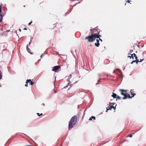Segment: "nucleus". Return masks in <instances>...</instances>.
Returning <instances> with one entry per match:
<instances>
[{
    "mask_svg": "<svg viewBox=\"0 0 146 146\" xmlns=\"http://www.w3.org/2000/svg\"><path fill=\"white\" fill-rule=\"evenodd\" d=\"M77 117L76 115L73 116L71 118L69 123V130L70 129V128H72L73 126L76 124L77 122Z\"/></svg>",
    "mask_w": 146,
    "mask_h": 146,
    "instance_id": "1",
    "label": "nucleus"
},
{
    "mask_svg": "<svg viewBox=\"0 0 146 146\" xmlns=\"http://www.w3.org/2000/svg\"><path fill=\"white\" fill-rule=\"evenodd\" d=\"M92 34L91 35L88 36L86 37L85 39H87L88 41L89 42H93L96 38H98V37L96 35V33H94V32H92Z\"/></svg>",
    "mask_w": 146,
    "mask_h": 146,
    "instance_id": "2",
    "label": "nucleus"
},
{
    "mask_svg": "<svg viewBox=\"0 0 146 146\" xmlns=\"http://www.w3.org/2000/svg\"><path fill=\"white\" fill-rule=\"evenodd\" d=\"M100 31V30L99 29L96 28L93 29H91L90 32V33L92 34V32H94V33H96V35L98 38L101 36V35L99 34Z\"/></svg>",
    "mask_w": 146,
    "mask_h": 146,
    "instance_id": "3",
    "label": "nucleus"
},
{
    "mask_svg": "<svg viewBox=\"0 0 146 146\" xmlns=\"http://www.w3.org/2000/svg\"><path fill=\"white\" fill-rule=\"evenodd\" d=\"M112 106H111L108 109L107 108H106L107 111L108 110H111L112 109H113L114 110L115 109V107L116 106V104H115V103H112Z\"/></svg>",
    "mask_w": 146,
    "mask_h": 146,
    "instance_id": "4",
    "label": "nucleus"
},
{
    "mask_svg": "<svg viewBox=\"0 0 146 146\" xmlns=\"http://www.w3.org/2000/svg\"><path fill=\"white\" fill-rule=\"evenodd\" d=\"M60 68V66H54L52 69V71L56 72Z\"/></svg>",
    "mask_w": 146,
    "mask_h": 146,
    "instance_id": "5",
    "label": "nucleus"
},
{
    "mask_svg": "<svg viewBox=\"0 0 146 146\" xmlns=\"http://www.w3.org/2000/svg\"><path fill=\"white\" fill-rule=\"evenodd\" d=\"M112 95H111V96L113 98H117L118 99L120 100L121 99V98L120 96H117L116 94L113 92L112 93Z\"/></svg>",
    "mask_w": 146,
    "mask_h": 146,
    "instance_id": "6",
    "label": "nucleus"
},
{
    "mask_svg": "<svg viewBox=\"0 0 146 146\" xmlns=\"http://www.w3.org/2000/svg\"><path fill=\"white\" fill-rule=\"evenodd\" d=\"M127 98H129L130 99L131 98V97L130 96V95L129 94L127 93H125V96L123 98V100H124L126 99Z\"/></svg>",
    "mask_w": 146,
    "mask_h": 146,
    "instance_id": "7",
    "label": "nucleus"
},
{
    "mask_svg": "<svg viewBox=\"0 0 146 146\" xmlns=\"http://www.w3.org/2000/svg\"><path fill=\"white\" fill-rule=\"evenodd\" d=\"M133 90H131L130 91V93H131V94L132 96H131V98L133 97L135 95H136V94L135 93H134L133 92Z\"/></svg>",
    "mask_w": 146,
    "mask_h": 146,
    "instance_id": "8",
    "label": "nucleus"
},
{
    "mask_svg": "<svg viewBox=\"0 0 146 146\" xmlns=\"http://www.w3.org/2000/svg\"><path fill=\"white\" fill-rule=\"evenodd\" d=\"M119 90L121 92V94L124 96L125 95V93L124 91V90L120 89Z\"/></svg>",
    "mask_w": 146,
    "mask_h": 146,
    "instance_id": "9",
    "label": "nucleus"
},
{
    "mask_svg": "<svg viewBox=\"0 0 146 146\" xmlns=\"http://www.w3.org/2000/svg\"><path fill=\"white\" fill-rule=\"evenodd\" d=\"M27 80H29L28 81L29 82H28V83H29L30 85H32L34 84V82H32V81H31V79H29V80L27 79Z\"/></svg>",
    "mask_w": 146,
    "mask_h": 146,
    "instance_id": "10",
    "label": "nucleus"
},
{
    "mask_svg": "<svg viewBox=\"0 0 146 146\" xmlns=\"http://www.w3.org/2000/svg\"><path fill=\"white\" fill-rule=\"evenodd\" d=\"M132 55L134 56V57H135V60H139V59H137V57L135 54L133 53V54H132Z\"/></svg>",
    "mask_w": 146,
    "mask_h": 146,
    "instance_id": "11",
    "label": "nucleus"
},
{
    "mask_svg": "<svg viewBox=\"0 0 146 146\" xmlns=\"http://www.w3.org/2000/svg\"><path fill=\"white\" fill-rule=\"evenodd\" d=\"M139 62V60H133L132 61V62L131 63V64H133V62H136V63L137 64L138 62Z\"/></svg>",
    "mask_w": 146,
    "mask_h": 146,
    "instance_id": "12",
    "label": "nucleus"
},
{
    "mask_svg": "<svg viewBox=\"0 0 146 146\" xmlns=\"http://www.w3.org/2000/svg\"><path fill=\"white\" fill-rule=\"evenodd\" d=\"M96 119L95 117L94 116H92L90 117L89 119V120H92V119Z\"/></svg>",
    "mask_w": 146,
    "mask_h": 146,
    "instance_id": "13",
    "label": "nucleus"
},
{
    "mask_svg": "<svg viewBox=\"0 0 146 146\" xmlns=\"http://www.w3.org/2000/svg\"><path fill=\"white\" fill-rule=\"evenodd\" d=\"M29 80H26V84L25 85V86L26 87H27L28 86V82H28V81H29Z\"/></svg>",
    "mask_w": 146,
    "mask_h": 146,
    "instance_id": "14",
    "label": "nucleus"
},
{
    "mask_svg": "<svg viewBox=\"0 0 146 146\" xmlns=\"http://www.w3.org/2000/svg\"><path fill=\"white\" fill-rule=\"evenodd\" d=\"M95 45L96 47H98L99 46V45H100V44L99 42H97V43H96L95 44Z\"/></svg>",
    "mask_w": 146,
    "mask_h": 146,
    "instance_id": "15",
    "label": "nucleus"
},
{
    "mask_svg": "<svg viewBox=\"0 0 146 146\" xmlns=\"http://www.w3.org/2000/svg\"><path fill=\"white\" fill-rule=\"evenodd\" d=\"M2 19L3 17L0 14V22L2 21Z\"/></svg>",
    "mask_w": 146,
    "mask_h": 146,
    "instance_id": "16",
    "label": "nucleus"
},
{
    "mask_svg": "<svg viewBox=\"0 0 146 146\" xmlns=\"http://www.w3.org/2000/svg\"><path fill=\"white\" fill-rule=\"evenodd\" d=\"M37 115L38 116H40V115H42V113H41L40 114L39 113H37Z\"/></svg>",
    "mask_w": 146,
    "mask_h": 146,
    "instance_id": "17",
    "label": "nucleus"
},
{
    "mask_svg": "<svg viewBox=\"0 0 146 146\" xmlns=\"http://www.w3.org/2000/svg\"><path fill=\"white\" fill-rule=\"evenodd\" d=\"M128 54H131V58H132L133 59H134V56L132 55V54H131L130 53H128Z\"/></svg>",
    "mask_w": 146,
    "mask_h": 146,
    "instance_id": "18",
    "label": "nucleus"
},
{
    "mask_svg": "<svg viewBox=\"0 0 146 146\" xmlns=\"http://www.w3.org/2000/svg\"><path fill=\"white\" fill-rule=\"evenodd\" d=\"M144 60V58H143L142 59H140V60L139 61V62H141L143 60Z\"/></svg>",
    "mask_w": 146,
    "mask_h": 146,
    "instance_id": "19",
    "label": "nucleus"
},
{
    "mask_svg": "<svg viewBox=\"0 0 146 146\" xmlns=\"http://www.w3.org/2000/svg\"><path fill=\"white\" fill-rule=\"evenodd\" d=\"M132 134H131L127 136V137H132Z\"/></svg>",
    "mask_w": 146,
    "mask_h": 146,
    "instance_id": "20",
    "label": "nucleus"
},
{
    "mask_svg": "<svg viewBox=\"0 0 146 146\" xmlns=\"http://www.w3.org/2000/svg\"><path fill=\"white\" fill-rule=\"evenodd\" d=\"M1 8V6H0V13H1V12L2 11Z\"/></svg>",
    "mask_w": 146,
    "mask_h": 146,
    "instance_id": "21",
    "label": "nucleus"
},
{
    "mask_svg": "<svg viewBox=\"0 0 146 146\" xmlns=\"http://www.w3.org/2000/svg\"><path fill=\"white\" fill-rule=\"evenodd\" d=\"M32 23V21H31L29 24V25H30Z\"/></svg>",
    "mask_w": 146,
    "mask_h": 146,
    "instance_id": "22",
    "label": "nucleus"
},
{
    "mask_svg": "<svg viewBox=\"0 0 146 146\" xmlns=\"http://www.w3.org/2000/svg\"><path fill=\"white\" fill-rule=\"evenodd\" d=\"M2 78V76L1 74L0 73V79H1Z\"/></svg>",
    "mask_w": 146,
    "mask_h": 146,
    "instance_id": "23",
    "label": "nucleus"
},
{
    "mask_svg": "<svg viewBox=\"0 0 146 146\" xmlns=\"http://www.w3.org/2000/svg\"><path fill=\"white\" fill-rule=\"evenodd\" d=\"M130 1H131L129 0H127V2L128 3H130Z\"/></svg>",
    "mask_w": 146,
    "mask_h": 146,
    "instance_id": "24",
    "label": "nucleus"
},
{
    "mask_svg": "<svg viewBox=\"0 0 146 146\" xmlns=\"http://www.w3.org/2000/svg\"><path fill=\"white\" fill-rule=\"evenodd\" d=\"M133 51V50H130V51H129V52H130V53H131Z\"/></svg>",
    "mask_w": 146,
    "mask_h": 146,
    "instance_id": "25",
    "label": "nucleus"
},
{
    "mask_svg": "<svg viewBox=\"0 0 146 146\" xmlns=\"http://www.w3.org/2000/svg\"><path fill=\"white\" fill-rule=\"evenodd\" d=\"M124 91L125 92V93H127V90H124Z\"/></svg>",
    "mask_w": 146,
    "mask_h": 146,
    "instance_id": "26",
    "label": "nucleus"
},
{
    "mask_svg": "<svg viewBox=\"0 0 146 146\" xmlns=\"http://www.w3.org/2000/svg\"><path fill=\"white\" fill-rule=\"evenodd\" d=\"M96 41H97V42H99V39H97L96 40Z\"/></svg>",
    "mask_w": 146,
    "mask_h": 146,
    "instance_id": "27",
    "label": "nucleus"
},
{
    "mask_svg": "<svg viewBox=\"0 0 146 146\" xmlns=\"http://www.w3.org/2000/svg\"><path fill=\"white\" fill-rule=\"evenodd\" d=\"M99 38V40H100L102 42V40L100 38V37H99V38Z\"/></svg>",
    "mask_w": 146,
    "mask_h": 146,
    "instance_id": "28",
    "label": "nucleus"
},
{
    "mask_svg": "<svg viewBox=\"0 0 146 146\" xmlns=\"http://www.w3.org/2000/svg\"><path fill=\"white\" fill-rule=\"evenodd\" d=\"M131 56H128L127 57H128V58H129H129H131Z\"/></svg>",
    "mask_w": 146,
    "mask_h": 146,
    "instance_id": "29",
    "label": "nucleus"
},
{
    "mask_svg": "<svg viewBox=\"0 0 146 146\" xmlns=\"http://www.w3.org/2000/svg\"><path fill=\"white\" fill-rule=\"evenodd\" d=\"M28 45L27 46V50L28 51V50H29V49H28Z\"/></svg>",
    "mask_w": 146,
    "mask_h": 146,
    "instance_id": "30",
    "label": "nucleus"
},
{
    "mask_svg": "<svg viewBox=\"0 0 146 146\" xmlns=\"http://www.w3.org/2000/svg\"><path fill=\"white\" fill-rule=\"evenodd\" d=\"M42 105H43V106H44L45 105L44 103H42Z\"/></svg>",
    "mask_w": 146,
    "mask_h": 146,
    "instance_id": "31",
    "label": "nucleus"
},
{
    "mask_svg": "<svg viewBox=\"0 0 146 146\" xmlns=\"http://www.w3.org/2000/svg\"><path fill=\"white\" fill-rule=\"evenodd\" d=\"M24 30H27V29L26 28H25L24 29Z\"/></svg>",
    "mask_w": 146,
    "mask_h": 146,
    "instance_id": "32",
    "label": "nucleus"
},
{
    "mask_svg": "<svg viewBox=\"0 0 146 146\" xmlns=\"http://www.w3.org/2000/svg\"><path fill=\"white\" fill-rule=\"evenodd\" d=\"M42 54L40 56V57L42 58Z\"/></svg>",
    "mask_w": 146,
    "mask_h": 146,
    "instance_id": "33",
    "label": "nucleus"
},
{
    "mask_svg": "<svg viewBox=\"0 0 146 146\" xmlns=\"http://www.w3.org/2000/svg\"><path fill=\"white\" fill-rule=\"evenodd\" d=\"M19 31H20V32H21V29H19Z\"/></svg>",
    "mask_w": 146,
    "mask_h": 146,
    "instance_id": "34",
    "label": "nucleus"
},
{
    "mask_svg": "<svg viewBox=\"0 0 146 146\" xmlns=\"http://www.w3.org/2000/svg\"><path fill=\"white\" fill-rule=\"evenodd\" d=\"M23 7H25V5H24V6H23Z\"/></svg>",
    "mask_w": 146,
    "mask_h": 146,
    "instance_id": "35",
    "label": "nucleus"
},
{
    "mask_svg": "<svg viewBox=\"0 0 146 146\" xmlns=\"http://www.w3.org/2000/svg\"><path fill=\"white\" fill-rule=\"evenodd\" d=\"M126 5V3H125V5Z\"/></svg>",
    "mask_w": 146,
    "mask_h": 146,
    "instance_id": "36",
    "label": "nucleus"
},
{
    "mask_svg": "<svg viewBox=\"0 0 146 146\" xmlns=\"http://www.w3.org/2000/svg\"><path fill=\"white\" fill-rule=\"evenodd\" d=\"M54 92L55 93H56V92L55 91H54Z\"/></svg>",
    "mask_w": 146,
    "mask_h": 146,
    "instance_id": "37",
    "label": "nucleus"
}]
</instances>
